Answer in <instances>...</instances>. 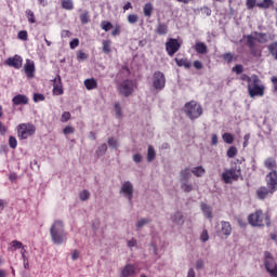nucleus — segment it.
<instances>
[{"mask_svg":"<svg viewBox=\"0 0 277 277\" xmlns=\"http://www.w3.org/2000/svg\"><path fill=\"white\" fill-rule=\"evenodd\" d=\"M264 267L272 277H277V263L269 251L264 252Z\"/></svg>","mask_w":277,"mask_h":277,"instance_id":"nucleus-5","label":"nucleus"},{"mask_svg":"<svg viewBox=\"0 0 277 277\" xmlns=\"http://www.w3.org/2000/svg\"><path fill=\"white\" fill-rule=\"evenodd\" d=\"M114 25H111L110 22L107 21H103L102 22V29H104V31H109V29H113Z\"/></svg>","mask_w":277,"mask_h":277,"instance_id":"nucleus-50","label":"nucleus"},{"mask_svg":"<svg viewBox=\"0 0 277 277\" xmlns=\"http://www.w3.org/2000/svg\"><path fill=\"white\" fill-rule=\"evenodd\" d=\"M192 172L194 173L195 176L200 177L202 176L207 171L205 170V168H202V166L199 167H195Z\"/></svg>","mask_w":277,"mask_h":277,"instance_id":"nucleus-34","label":"nucleus"},{"mask_svg":"<svg viewBox=\"0 0 277 277\" xmlns=\"http://www.w3.org/2000/svg\"><path fill=\"white\" fill-rule=\"evenodd\" d=\"M69 47L70 49H77V47H79V39L75 38L69 42Z\"/></svg>","mask_w":277,"mask_h":277,"instance_id":"nucleus-60","label":"nucleus"},{"mask_svg":"<svg viewBox=\"0 0 277 277\" xmlns=\"http://www.w3.org/2000/svg\"><path fill=\"white\" fill-rule=\"evenodd\" d=\"M255 35L258 36V42L260 44H265V43L269 42V37H267V34H265V32H255Z\"/></svg>","mask_w":277,"mask_h":277,"instance_id":"nucleus-30","label":"nucleus"},{"mask_svg":"<svg viewBox=\"0 0 277 277\" xmlns=\"http://www.w3.org/2000/svg\"><path fill=\"white\" fill-rule=\"evenodd\" d=\"M250 53L253 57H263V50L259 49V48H251L249 49Z\"/></svg>","mask_w":277,"mask_h":277,"instance_id":"nucleus-37","label":"nucleus"},{"mask_svg":"<svg viewBox=\"0 0 277 277\" xmlns=\"http://www.w3.org/2000/svg\"><path fill=\"white\" fill-rule=\"evenodd\" d=\"M115 111L117 118H122V107H120V103L115 104Z\"/></svg>","mask_w":277,"mask_h":277,"instance_id":"nucleus-53","label":"nucleus"},{"mask_svg":"<svg viewBox=\"0 0 277 277\" xmlns=\"http://www.w3.org/2000/svg\"><path fill=\"white\" fill-rule=\"evenodd\" d=\"M246 39H247V47H249V49H254L256 47V43H255L256 38H254L252 35H248Z\"/></svg>","mask_w":277,"mask_h":277,"instance_id":"nucleus-35","label":"nucleus"},{"mask_svg":"<svg viewBox=\"0 0 277 277\" xmlns=\"http://www.w3.org/2000/svg\"><path fill=\"white\" fill-rule=\"evenodd\" d=\"M275 190H272V188H269L268 186L265 187V186H260L258 189H256V197L259 200H265V198H267V196L271 194H274Z\"/></svg>","mask_w":277,"mask_h":277,"instance_id":"nucleus-16","label":"nucleus"},{"mask_svg":"<svg viewBox=\"0 0 277 277\" xmlns=\"http://www.w3.org/2000/svg\"><path fill=\"white\" fill-rule=\"evenodd\" d=\"M11 246L14 248V250H21V248L23 249V242L18 240L11 241Z\"/></svg>","mask_w":277,"mask_h":277,"instance_id":"nucleus-54","label":"nucleus"},{"mask_svg":"<svg viewBox=\"0 0 277 277\" xmlns=\"http://www.w3.org/2000/svg\"><path fill=\"white\" fill-rule=\"evenodd\" d=\"M121 194L126 196L129 202H133V184L130 181L121 185Z\"/></svg>","mask_w":277,"mask_h":277,"instance_id":"nucleus-10","label":"nucleus"},{"mask_svg":"<svg viewBox=\"0 0 277 277\" xmlns=\"http://www.w3.org/2000/svg\"><path fill=\"white\" fill-rule=\"evenodd\" d=\"M146 224H150V219H141L136 223V228H138V229L144 228V226H146Z\"/></svg>","mask_w":277,"mask_h":277,"instance_id":"nucleus-44","label":"nucleus"},{"mask_svg":"<svg viewBox=\"0 0 277 277\" xmlns=\"http://www.w3.org/2000/svg\"><path fill=\"white\" fill-rule=\"evenodd\" d=\"M219 235H224L225 237H230L233 234V226L230 225V222L228 221H222L221 222V230L217 232Z\"/></svg>","mask_w":277,"mask_h":277,"instance_id":"nucleus-15","label":"nucleus"},{"mask_svg":"<svg viewBox=\"0 0 277 277\" xmlns=\"http://www.w3.org/2000/svg\"><path fill=\"white\" fill-rule=\"evenodd\" d=\"M176 66L184 68H192V61L187 58H175Z\"/></svg>","mask_w":277,"mask_h":277,"instance_id":"nucleus-25","label":"nucleus"},{"mask_svg":"<svg viewBox=\"0 0 277 277\" xmlns=\"http://www.w3.org/2000/svg\"><path fill=\"white\" fill-rule=\"evenodd\" d=\"M79 198L82 202H85V200H90V190L84 189L79 193Z\"/></svg>","mask_w":277,"mask_h":277,"instance_id":"nucleus-40","label":"nucleus"},{"mask_svg":"<svg viewBox=\"0 0 277 277\" xmlns=\"http://www.w3.org/2000/svg\"><path fill=\"white\" fill-rule=\"evenodd\" d=\"M264 166L265 168H267L268 170H274V168H276V160L274 158H267L264 161Z\"/></svg>","mask_w":277,"mask_h":277,"instance_id":"nucleus-32","label":"nucleus"},{"mask_svg":"<svg viewBox=\"0 0 277 277\" xmlns=\"http://www.w3.org/2000/svg\"><path fill=\"white\" fill-rule=\"evenodd\" d=\"M222 180L224 181V183H226L227 185L233 183V179L230 177L229 173L227 171H225L222 174Z\"/></svg>","mask_w":277,"mask_h":277,"instance_id":"nucleus-48","label":"nucleus"},{"mask_svg":"<svg viewBox=\"0 0 277 277\" xmlns=\"http://www.w3.org/2000/svg\"><path fill=\"white\" fill-rule=\"evenodd\" d=\"M153 87L155 90H163L166 88V75L161 71H155L153 75Z\"/></svg>","mask_w":277,"mask_h":277,"instance_id":"nucleus-9","label":"nucleus"},{"mask_svg":"<svg viewBox=\"0 0 277 277\" xmlns=\"http://www.w3.org/2000/svg\"><path fill=\"white\" fill-rule=\"evenodd\" d=\"M181 189H183V192H185V194H189L190 192H194V186L192 184L183 182L181 184Z\"/></svg>","mask_w":277,"mask_h":277,"instance_id":"nucleus-38","label":"nucleus"},{"mask_svg":"<svg viewBox=\"0 0 277 277\" xmlns=\"http://www.w3.org/2000/svg\"><path fill=\"white\" fill-rule=\"evenodd\" d=\"M103 44V53L109 54L111 53V41L110 40H104L102 42Z\"/></svg>","mask_w":277,"mask_h":277,"instance_id":"nucleus-33","label":"nucleus"},{"mask_svg":"<svg viewBox=\"0 0 277 277\" xmlns=\"http://www.w3.org/2000/svg\"><path fill=\"white\" fill-rule=\"evenodd\" d=\"M255 77H256V75L248 76V75L243 74V75L241 76V81H247L248 84H250L251 81H252L253 79H255Z\"/></svg>","mask_w":277,"mask_h":277,"instance_id":"nucleus-52","label":"nucleus"},{"mask_svg":"<svg viewBox=\"0 0 277 277\" xmlns=\"http://www.w3.org/2000/svg\"><path fill=\"white\" fill-rule=\"evenodd\" d=\"M26 15H27V18H28V23L34 25V23H36V15L34 14V11L26 10Z\"/></svg>","mask_w":277,"mask_h":277,"instance_id":"nucleus-42","label":"nucleus"},{"mask_svg":"<svg viewBox=\"0 0 277 277\" xmlns=\"http://www.w3.org/2000/svg\"><path fill=\"white\" fill-rule=\"evenodd\" d=\"M62 122H68V120H70V113L69 111H64L62 114Z\"/></svg>","mask_w":277,"mask_h":277,"instance_id":"nucleus-59","label":"nucleus"},{"mask_svg":"<svg viewBox=\"0 0 277 277\" xmlns=\"http://www.w3.org/2000/svg\"><path fill=\"white\" fill-rule=\"evenodd\" d=\"M53 94L62 96L64 94V88L62 87V77L57 76L53 79Z\"/></svg>","mask_w":277,"mask_h":277,"instance_id":"nucleus-14","label":"nucleus"},{"mask_svg":"<svg viewBox=\"0 0 277 277\" xmlns=\"http://www.w3.org/2000/svg\"><path fill=\"white\" fill-rule=\"evenodd\" d=\"M12 103L15 106L29 105V97H27V95L17 94L12 98Z\"/></svg>","mask_w":277,"mask_h":277,"instance_id":"nucleus-17","label":"nucleus"},{"mask_svg":"<svg viewBox=\"0 0 277 277\" xmlns=\"http://www.w3.org/2000/svg\"><path fill=\"white\" fill-rule=\"evenodd\" d=\"M107 153V144H102L97 149L95 150L96 157H103Z\"/></svg>","mask_w":277,"mask_h":277,"instance_id":"nucleus-31","label":"nucleus"},{"mask_svg":"<svg viewBox=\"0 0 277 277\" xmlns=\"http://www.w3.org/2000/svg\"><path fill=\"white\" fill-rule=\"evenodd\" d=\"M6 66H10L11 68H22L23 67V57L21 55H14L13 57H9L5 61Z\"/></svg>","mask_w":277,"mask_h":277,"instance_id":"nucleus-12","label":"nucleus"},{"mask_svg":"<svg viewBox=\"0 0 277 277\" xmlns=\"http://www.w3.org/2000/svg\"><path fill=\"white\" fill-rule=\"evenodd\" d=\"M256 0H246L247 10H254L256 8Z\"/></svg>","mask_w":277,"mask_h":277,"instance_id":"nucleus-47","label":"nucleus"},{"mask_svg":"<svg viewBox=\"0 0 277 277\" xmlns=\"http://www.w3.org/2000/svg\"><path fill=\"white\" fill-rule=\"evenodd\" d=\"M227 174H229L233 181H239V174H237V169L232 168L227 170Z\"/></svg>","mask_w":277,"mask_h":277,"instance_id":"nucleus-41","label":"nucleus"},{"mask_svg":"<svg viewBox=\"0 0 277 277\" xmlns=\"http://www.w3.org/2000/svg\"><path fill=\"white\" fill-rule=\"evenodd\" d=\"M80 22L82 23V25H88V23H90V13L88 11H84L80 15Z\"/></svg>","mask_w":277,"mask_h":277,"instance_id":"nucleus-39","label":"nucleus"},{"mask_svg":"<svg viewBox=\"0 0 277 277\" xmlns=\"http://www.w3.org/2000/svg\"><path fill=\"white\" fill-rule=\"evenodd\" d=\"M137 246V239L132 238L128 241V248H135Z\"/></svg>","mask_w":277,"mask_h":277,"instance_id":"nucleus-62","label":"nucleus"},{"mask_svg":"<svg viewBox=\"0 0 277 277\" xmlns=\"http://www.w3.org/2000/svg\"><path fill=\"white\" fill-rule=\"evenodd\" d=\"M84 87L87 90H96L98 88V82H96V79L89 78L84 80Z\"/></svg>","mask_w":277,"mask_h":277,"instance_id":"nucleus-21","label":"nucleus"},{"mask_svg":"<svg viewBox=\"0 0 277 277\" xmlns=\"http://www.w3.org/2000/svg\"><path fill=\"white\" fill-rule=\"evenodd\" d=\"M267 51L269 55H272V57L277 61V41L269 43Z\"/></svg>","mask_w":277,"mask_h":277,"instance_id":"nucleus-28","label":"nucleus"},{"mask_svg":"<svg viewBox=\"0 0 277 277\" xmlns=\"http://www.w3.org/2000/svg\"><path fill=\"white\" fill-rule=\"evenodd\" d=\"M223 60L225 62H227V64H230V62H233V60H235V55H233V53L227 52L225 54H223Z\"/></svg>","mask_w":277,"mask_h":277,"instance_id":"nucleus-49","label":"nucleus"},{"mask_svg":"<svg viewBox=\"0 0 277 277\" xmlns=\"http://www.w3.org/2000/svg\"><path fill=\"white\" fill-rule=\"evenodd\" d=\"M133 161H134V163H142V155L141 154H134L133 155Z\"/></svg>","mask_w":277,"mask_h":277,"instance_id":"nucleus-63","label":"nucleus"},{"mask_svg":"<svg viewBox=\"0 0 277 277\" xmlns=\"http://www.w3.org/2000/svg\"><path fill=\"white\" fill-rule=\"evenodd\" d=\"M108 145L110 148L117 150L118 146H120V143H118V140H108Z\"/></svg>","mask_w":277,"mask_h":277,"instance_id":"nucleus-55","label":"nucleus"},{"mask_svg":"<svg viewBox=\"0 0 277 277\" xmlns=\"http://www.w3.org/2000/svg\"><path fill=\"white\" fill-rule=\"evenodd\" d=\"M232 70L236 72V75H241V72H243V65H235Z\"/></svg>","mask_w":277,"mask_h":277,"instance_id":"nucleus-56","label":"nucleus"},{"mask_svg":"<svg viewBox=\"0 0 277 277\" xmlns=\"http://www.w3.org/2000/svg\"><path fill=\"white\" fill-rule=\"evenodd\" d=\"M173 224H185V220H183V212L177 211L172 216Z\"/></svg>","mask_w":277,"mask_h":277,"instance_id":"nucleus-29","label":"nucleus"},{"mask_svg":"<svg viewBox=\"0 0 277 277\" xmlns=\"http://www.w3.org/2000/svg\"><path fill=\"white\" fill-rule=\"evenodd\" d=\"M265 181H266L267 187L269 189H272V192H276L277 171L274 170V171L269 172L268 174H266Z\"/></svg>","mask_w":277,"mask_h":277,"instance_id":"nucleus-11","label":"nucleus"},{"mask_svg":"<svg viewBox=\"0 0 277 277\" xmlns=\"http://www.w3.org/2000/svg\"><path fill=\"white\" fill-rule=\"evenodd\" d=\"M248 92L251 98L256 96H265V84H263V81H261L259 76H255L250 84H248Z\"/></svg>","mask_w":277,"mask_h":277,"instance_id":"nucleus-3","label":"nucleus"},{"mask_svg":"<svg viewBox=\"0 0 277 277\" xmlns=\"http://www.w3.org/2000/svg\"><path fill=\"white\" fill-rule=\"evenodd\" d=\"M17 38L19 40H24V42H27L28 38H29V35L27 34V30H21L18 34H17Z\"/></svg>","mask_w":277,"mask_h":277,"instance_id":"nucleus-46","label":"nucleus"},{"mask_svg":"<svg viewBox=\"0 0 277 277\" xmlns=\"http://www.w3.org/2000/svg\"><path fill=\"white\" fill-rule=\"evenodd\" d=\"M50 236L54 246H62L68 241V234L64 226V221L55 220L50 227Z\"/></svg>","mask_w":277,"mask_h":277,"instance_id":"nucleus-1","label":"nucleus"},{"mask_svg":"<svg viewBox=\"0 0 277 277\" xmlns=\"http://www.w3.org/2000/svg\"><path fill=\"white\" fill-rule=\"evenodd\" d=\"M195 267L196 269L200 271V269H205V260L202 259H198L195 263Z\"/></svg>","mask_w":277,"mask_h":277,"instance_id":"nucleus-51","label":"nucleus"},{"mask_svg":"<svg viewBox=\"0 0 277 277\" xmlns=\"http://www.w3.org/2000/svg\"><path fill=\"white\" fill-rule=\"evenodd\" d=\"M202 106L196 101L187 102L184 106V113L189 120H197L202 116Z\"/></svg>","mask_w":277,"mask_h":277,"instance_id":"nucleus-4","label":"nucleus"},{"mask_svg":"<svg viewBox=\"0 0 277 277\" xmlns=\"http://www.w3.org/2000/svg\"><path fill=\"white\" fill-rule=\"evenodd\" d=\"M36 133V126L31 123H21L17 126V135L22 140H27V137H31Z\"/></svg>","mask_w":277,"mask_h":277,"instance_id":"nucleus-6","label":"nucleus"},{"mask_svg":"<svg viewBox=\"0 0 277 277\" xmlns=\"http://www.w3.org/2000/svg\"><path fill=\"white\" fill-rule=\"evenodd\" d=\"M166 51L169 57H174V54L181 51V42L179 39L169 38L166 42Z\"/></svg>","mask_w":277,"mask_h":277,"instance_id":"nucleus-8","label":"nucleus"},{"mask_svg":"<svg viewBox=\"0 0 277 277\" xmlns=\"http://www.w3.org/2000/svg\"><path fill=\"white\" fill-rule=\"evenodd\" d=\"M195 51L196 53H199V55H206L208 48L205 42H197L195 44Z\"/></svg>","mask_w":277,"mask_h":277,"instance_id":"nucleus-22","label":"nucleus"},{"mask_svg":"<svg viewBox=\"0 0 277 277\" xmlns=\"http://www.w3.org/2000/svg\"><path fill=\"white\" fill-rule=\"evenodd\" d=\"M88 58V54L83 51H78L77 60H81L82 62Z\"/></svg>","mask_w":277,"mask_h":277,"instance_id":"nucleus-58","label":"nucleus"},{"mask_svg":"<svg viewBox=\"0 0 277 277\" xmlns=\"http://www.w3.org/2000/svg\"><path fill=\"white\" fill-rule=\"evenodd\" d=\"M62 8L63 10H75V4L72 3V0H63Z\"/></svg>","mask_w":277,"mask_h":277,"instance_id":"nucleus-36","label":"nucleus"},{"mask_svg":"<svg viewBox=\"0 0 277 277\" xmlns=\"http://www.w3.org/2000/svg\"><path fill=\"white\" fill-rule=\"evenodd\" d=\"M227 157H229V159L237 157V147L235 146L229 147L227 149Z\"/></svg>","mask_w":277,"mask_h":277,"instance_id":"nucleus-43","label":"nucleus"},{"mask_svg":"<svg viewBox=\"0 0 277 277\" xmlns=\"http://www.w3.org/2000/svg\"><path fill=\"white\" fill-rule=\"evenodd\" d=\"M271 81H272V83H273V90H274V92H277V77H276V76H273V77L271 78Z\"/></svg>","mask_w":277,"mask_h":277,"instance_id":"nucleus-64","label":"nucleus"},{"mask_svg":"<svg viewBox=\"0 0 277 277\" xmlns=\"http://www.w3.org/2000/svg\"><path fill=\"white\" fill-rule=\"evenodd\" d=\"M200 239L203 241V243L207 242V240L209 239V232H207V229H203Z\"/></svg>","mask_w":277,"mask_h":277,"instance_id":"nucleus-61","label":"nucleus"},{"mask_svg":"<svg viewBox=\"0 0 277 277\" xmlns=\"http://www.w3.org/2000/svg\"><path fill=\"white\" fill-rule=\"evenodd\" d=\"M153 11H154L153 3L147 2L144 4L143 14L144 16H146V18H150V16H153Z\"/></svg>","mask_w":277,"mask_h":277,"instance_id":"nucleus-23","label":"nucleus"},{"mask_svg":"<svg viewBox=\"0 0 277 277\" xmlns=\"http://www.w3.org/2000/svg\"><path fill=\"white\" fill-rule=\"evenodd\" d=\"M155 159H157V151H155V147H153V145H149L147 149V161L148 163H151Z\"/></svg>","mask_w":277,"mask_h":277,"instance_id":"nucleus-24","label":"nucleus"},{"mask_svg":"<svg viewBox=\"0 0 277 277\" xmlns=\"http://www.w3.org/2000/svg\"><path fill=\"white\" fill-rule=\"evenodd\" d=\"M135 276V266L133 264H127L121 271L120 277Z\"/></svg>","mask_w":277,"mask_h":277,"instance_id":"nucleus-18","label":"nucleus"},{"mask_svg":"<svg viewBox=\"0 0 277 277\" xmlns=\"http://www.w3.org/2000/svg\"><path fill=\"white\" fill-rule=\"evenodd\" d=\"M40 101H44V95L40 93H35L34 94V102L35 103H40Z\"/></svg>","mask_w":277,"mask_h":277,"instance_id":"nucleus-57","label":"nucleus"},{"mask_svg":"<svg viewBox=\"0 0 277 277\" xmlns=\"http://www.w3.org/2000/svg\"><path fill=\"white\" fill-rule=\"evenodd\" d=\"M192 176V173L189 172V168H185L184 170L181 171L180 173V181L181 183H187Z\"/></svg>","mask_w":277,"mask_h":277,"instance_id":"nucleus-27","label":"nucleus"},{"mask_svg":"<svg viewBox=\"0 0 277 277\" xmlns=\"http://www.w3.org/2000/svg\"><path fill=\"white\" fill-rule=\"evenodd\" d=\"M274 5V0H263L262 2L256 3V8L260 10H269Z\"/></svg>","mask_w":277,"mask_h":277,"instance_id":"nucleus-26","label":"nucleus"},{"mask_svg":"<svg viewBox=\"0 0 277 277\" xmlns=\"http://www.w3.org/2000/svg\"><path fill=\"white\" fill-rule=\"evenodd\" d=\"M169 31L168 24L159 22L156 26L155 32L158 36H167Z\"/></svg>","mask_w":277,"mask_h":277,"instance_id":"nucleus-20","label":"nucleus"},{"mask_svg":"<svg viewBox=\"0 0 277 277\" xmlns=\"http://www.w3.org/2000/svg\"><path fill=\"white\" fill-rule=\"evenodd\" d=\"M137 21H140V17L137 16V14L128 15V23H130V25H135Z\"/></svg>","mask_w":277,"mask_h":277,"instance_id":"nucleus-45","label":"nucleus"},{"mask_svg":"<svg viewBox=\"0 0 277 277\" xmlns=\"http://www.w3.org/2000/svg\"><path fill=\"white\" fill-rule=\"evenodd\" d=\"M248 222L251 226H267L269 228L272 226V216L269 212L263 213L262 210H256L248 216Z\"/></svg>","mask_w":277,"mask_h":277,"instance_id":"nucleus-2","label":"nucleus"},{"mask_svg":"<svg viewBox=\"0 0 277 277\" xmlns=\"http://www.w3.org/2000/svg\"><path fill=\"white\" fill-rule=\"evenodd\" d=\"M24 71L28 79H34V77L36 76V65L34 64V61H26L24 65Z\"/></svg>","mask_w":277,"mask_h":277,"instance_id":"nucleus-13","label":"nucleus"},{"mask_svg":"<svg viewBox=\"0 0 277 277\" xmlns=\"http://www.w3.org/2000/svg\"><path fill=\"white\" fill-rule=\"evenodd\" d=\"M200 209L203 213V215L208 219V220H213V210L211 209V206L202 202L200 205Z\"/></svg>","mask_w":277,"mask_h":277,"instance_id":"nucleus-19","label":"nucleus"},{"mask_svg":"<svg viewBox=\"0 0 277 277\" xmlns=\"http://www.w3.org/2000/svg\"><path fill=\"white\" fill-rule=\"evenodd\" d=\"M117 90L119 94H121V96H126V98H129V96L133 94V90H135V82L130 79L123 80L121 83H119Z\"/></svg>","mask_w":277,"mask_h":277,"instance_id":"nucleus-7","label":"nucleus"}]
</instances>
